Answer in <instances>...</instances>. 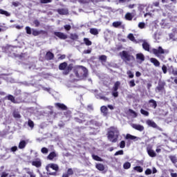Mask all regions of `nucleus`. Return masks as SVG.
<instances>
[{"mask_svg":"<svg viewBox=\"0 0 177 177\" xmlns=\"http://www.w3.org/2000/svg\"><path fill=\"white\" fill-rule=\"evenodd\" d=\"M73 73L76 78L79 80H85L88 77V69L82 66H76L73 68Z\"/></svg>","mask_w":177,"mask_h":177,"instance_id":"nucleus-1","label":"nucleus"},{"mask_svg":"<svg viewBox=\"0 0 177 177\" xmlns=\"http://www.w3.org/2000/svg\"><path fill=\"white\" fill-rule=\"evenodd\" d=\"M107 138L109 142L117 143L118 138H120V131L115 127H111V130L107 133Z\"/></svg>","mask_w":177,"mask_h":177,"instance_id":"nucleus-2","label":"nucleus"},{"mask_svg":"<svg viewBox=\"0 0 177 177\" xmlns=\"http://www.w3.org/2000/svg\"><path fill=\"white\" fill-rule=\"evenodd\" d=\"M58 68L59 70H60V71H63L62 72L63 75H68V74L71 73L74 67L73 66V64H70L68 65V64H67L66 62H64L59 64Z\"/></svg>","mask_w":177,"mask_h":177,"instance_id":"nucleus-3","label":"nucleus"},{"mask_svg":"<svg viewBox=\"0 0 177 177\" xmlns=\"http://www.w3.org/2000/svg\"><path fill=\"white\" fill-rule=\"evenodd\" d=\"M46 171H47V175L57 176L59 165L54 163H50L46 166Z\"/></svg>","mask_w":177,"mask_h":177,"instance_id":"nucleus-4","label":"nucleus"},{"mask_svg":"<svg viewBox=\"0 0 177 177\" xmlns=\"http://www.w3.org/2000/svg\"><path fill=\"white\" fill-rule=\"evenodd\" d=\"M86 118H88V115L83 113H79L77 116L74 118V120L77 124H84V122H86Z\"/></svg>","mask_w":177,"mask_h":177,"instance_id":"nucleus-5","label":"nucleus"},{"mask_svg":"<svg viewBox=\"0 0 177 177\" xmlns=\"http://www.w3.org/2000/svg\"><path fill=\"white\" fill-rule=\"evenodd\" d=\"M120 55L124 62H131V60H135V57L129 55L128 51L126 50H123L120 53Z\"/></svg>","mask_w":177,"mask_h":177,"instance_id":"nucleus-6","label":"nucleus"},{"mask_svg":"<svg viewBox=\"0 0 177 177\" xmlns=\"http://www.w3.org/2000/svg\"><path fill=\"white\" fill-rule=\"evenodd\" d=\"M121 85V82H120V81H117L116 82H115L113 88H112V95L113 96V97H118V89L120 88Z\"/></svg>","mask_w":177,"mask_h":177,"instance_id":"nucleus-7","label":"nucleus"},{"mask_svg":"<svg viewBox=\"0 0 177 177\" xmlns=\"http://www.w3.org/2000/svg\"><path fill=\"white\" fill-rule=\"evenodd\" d=\"M165 85H167V83L164 81L160 80L158 83V86L156 88V92L160 93V92H165Z\"/></svg>","mask_w":177,"mask_h":177,"instance_id":"nucleus-8","label":"nucleus"},{"mask_svg":"<svg viewBox=\"0 0 177 177\" xmlns=\"http://www.w3.org/2000/svg\"><path fill=\"white\" fill-rule=\"evenodd\" d=\"M32 34L34 37H38V35H45L48 37V31L46 30H37V29H32Z\"/></svg>","mask_w":177,"mask_h":177,"instance_id":"nucleus-9","label":"nucleus"},{"mask_svg":"<svg viewBox=\"0 0 177 177\" xmlns=\"http://www.w3.org/2000/svg\"><path fill=\"white\" fill-rule=\"evenodd\" d=\"M152 53L155 56H157V57H160V55H164L165 53V51L162 49V47L159 46L157 48H152Z\"/></svg>","mask_w":177,"mask_h":177,"instance_id":"nucleus-10","label":"nucleus"},{"mask_svg":"<svg viewBox=\"0 0 177 177\" xmlns=\"http://www.w3.org/2000/svg\"><path fill=\"white\" fill-rule=\"evenodd\" d=\"M147 153L148 156H149V157H151V158L157 157V153H156V151L153 150V147H151V145H148L147 147Z\"/></svg>","mask_w":177,"mask_h":177,"instance_id":"nucleus-11","label":"nucleus"},{"mask_svg":"<svg viewBox=\"0 0 177 177\" xmlns=\"http://www.w3.org/2000/svg\"><path fill=\"white\" fill-rule=\"evenodd\" d=\"M55 106L56 109H57L58 110H62V111H66L68 109L67 107V106H66V104H62L60 102L55 103Z\"/></svg>","mask_w":177,"mask_h":177,"instance_id":"nucleus-12","label":"nucleus"},{"mask_svg":"<svg viewBox=\"0 0 177 177\" xmlns=\"http://www.w3.org/2000/svg\"><path fill=\"white\" fill-rule=\"evenodd\" d=\"M55 37H57L59 39H67V35L62 32H54L53 33Z\"/></svg>","mask_w":177,"mask_h":177,"instance_id":"nucleus-13","label":"nucleus"},{"mask_svg":"<svg viewBox=\"0 0 177 177\" xmlns=\"http://www.w3.org/2000/svg\"><path fill=\"white\" fill-rule=\"evenodd\" d=\"M32 165L36 168H41V167H42V162L41 161V159L37 158L32 161Z\"/></svg>","mask_w":177,"mask_h":177,"instance_id":"nucleus-14","label":"nucleus"},{"mask_svg":"<svg viewBox=\"0 0 177 177\" xmlns=\"http://www.w3.org/2000/svg\"><path fill=\"white\" fill-rule=\"evenodd\" d=\"M131 127L132 128H133V129L139 131L140 132H142V131H145V127L141 124H131Z\"/></svg>","mask_w":177,"mask_h":177,"instance_id":"nucleus-15","label":"nucleus"},{"mask_svg":"<svg viewBox=\"0 0 177 177\" xmlns=\"http://www.w3.org/2000/svg\"><path fill=\"white\" fill-rule=\"evenodd\" d=\"M46 60H53L55 59V54L50 51H48L45 55Z\"/></svg>","mask_w":177,"mask_h":177,"instance_id":"nucleus-16","label":"nucleus"},{"mask_svg":"<svg viewBox=\"0 0 177 177\" xmlns=\"http://www.w3.org/2000/svg\"><path fill=\"white\" fill-rule=\"evenodd\" d=\"M100 110L104 117H107V115H109V109L107 106H101Z\"/></svg>","mask_w":177,"mask_h":177,"instance_id":"nucleus-17","label":"nucleus"},{"mask_svg":"<svg viewBox=\"0 0 177 177\" xmlns=\"http://www.w3.org/2000/svg\"><path fill=\"white\" fill-rule=\"evenodd\" d=\"M148 103L152 109H157V101L151 99L148 101Z\"/></svg>","mask_w":177,"mask_h":177,"instance_id":"nucleus-18","label":"nucleus"},{"mask_svg":"<svg viewBox=\"0 0 177 177\" xmlns=\"http://www.w3.org/2000/svg\"><path fill=\"white\" fill-rule=\"evenodd\" d=\"M57 12L59 15H68V10L66 8H59Z\"/></svg>","mask_w":177,"mask_h":177,"instance_id":"nucleus-19","label":"nucleus"},{"mask_svg":"<svg viewBox=\"0 0 177 177\" xmlns=\"http://www.w3.org/2000/svg\"><path fill=\"white\" fill-rule=\"evenodd\" d=\"M150 62L151 63H153V66H155V67H160V61L158 60L156 58H150Z\"/></svg>","mask_w":177,"mask_h":177,"instance_id":"nucleus-20","label":"nucleus"},{"mask_svg":"<svg viewBox=\"0 0 177 177\" xmlns=\"http://www.w3.org/2000/svg\"><path fill=\"white\" fill-rule=\"evenodd\" d=\"M6 53H8V55H14L16 56V51H13V48L12 47H8L6 48Z\"/></svg>","mask_w":177,"mask_h":177,"instance_id":"nucleus-21","label":"nucleus"},{"mask_svg":"<svg viewBox=\"0 0 177 177\" xmlns=\"http://www.w3.org/2000/svg\"><path fill=\"white\" fill-rule=\"evenodd\" d=\"M125 139L127 140H139V138L138 137H136L135 136H132L129 133H127L126 135V137H125Z\"/></svg>","mask_w":177,"mask_h":177,"instance_id":"nucleus-22","label":"nucleus"},{"mask_svg":"<svg viewBox=\"0 0 177 177\" xmlns=\"http://www.w3.org/2000/svg\"><path fill=\"white\" fill-rule=\"evenodd\" d=\"M142 48L144 50H146L147 52H150V44L147 43V41H144L142 43Z\"/></svg>","mask_w":177,"mask_h":177,"instance_id":"nucleus-23","label":"nucleus"},{"mask_svg":"<svg viewBox=\"0 0 177 177\" xmlns=\"http://www.w3.org/2000/svg\"><path fill=\"white\" fill-rule=\"evenodd\" d=\"M146 122L149 127H151V128H157V124H156L154 121L148 120Z\"/></svg>","mask_w":177,"mask_h":177,"instance_id":"nucleus-24","label":"nucleus"},{"mask_svg":"<svg viewBox=\"0 0 177 177\" xmlns=\"http://www.w3.org/2000/svg\"><path fill=\"white\" fill-rule=\"evenodd\" d=\"M95 168L98 171H104V169H105L104 165H103L102 163H97L95 165Z\"/></svg>","mask_w":177,"mask_h":177,"instance_id":"nucleus-25","label":"nucleus"},{"mask_svg":"<svg viewBox=\"0 0 177 177\" xmlns=\"http://www.w3.org/2000/svg\"><path fill=\"white\" fill-rule=\"evenodd\" d=\"M169 71L173 74V75L176 76L177 75V68H174V66H171L169 68Z\"/></svg>","mask_w":177,"mask_h":177,"instance_id":"nucleus-26","label":"nucleus"},{"mask_svg":"<svg viewBox=\"0 0 177 177\" xmlns=\"http://www.w3.org/2000/svg\"><path fill=\"white\" fill-rule=\"evenodd\" d=\"M136 59L140 60V62H145V55L142 53L136 54Z\"/></svg>","mask_w":177,"mask_h":177,"instance_id":"nucleus-27","label":"nucleus"},{"mask_svg":"<svg viewBox=\"0 0 177 177\" xmlns=\"http://www.w3.org/2000/svg\"><path fill=\"white\" fill-rule=\"evenodd\" d=\"M6 99H8V100H10L12 103L16 104L17 103V101L15 99V97L12 95H8L6 97Z\"/></svg>","mask_w":177,"mask_h":177,"instance_id":"nucleus-28","label":"nucleus"},{"mask_svg":"<svg viewBox=\"0 0 177 177\" xmlns=\"http://www.w3.org/2000/svg\"><path fill=\"white\" fill-rule=\"evenodd\" d=\"M27 146V142H26V140H23L19 142V149H24Z\"/></svg>","mask_w":177,"mask_h":177,"instance_id":"nucleus-29","label":"nucleus"},{"mask_svg":"<svg viewBox=\"0 0 177 177\" xmlns=\"http://www.w3.org/2000/svg\"><path fill=\"white\" fill-rule=\"evenodd\" d=\"M57 155L56 154V152L53 151L49 153V155L47 156L48 160H52L55 157H57Z\"/></svg>","mask_w":177,"mask_h":177,"instance_id":"nucleus-30","label":"nucleus"},{"mask_svg":"<svg viewBox=\"0 0 177 177\" xmlns=\"http://www.w3.org/2000/svg\"><path fill=\"white\" fill-rule=\"evenodd\" d=\"M135 15H132L131 13L130 12H127L126 15H125V19L126 20H128L129 21H132V19H133V17Z\"/></svg>","mask_w":177,"mask_h":177,"instance_id":"nucleus-31","label":"nucleus"},{"mask_svg":"<svg viewBox=\"0 0 177 177\" xmlns=\"http://www.w3.org/2000/svg\"><path fill=\"white\" fill-rule=\"evenodd\" d=\"M99 60L102 63H106L107 62V56L102 55L99 57Z\"/></svg>","mask_w":177,"mask_h":177,"instance_id":"nucleus-32","label":"nucleus"},{"mask_svg":"<svg viewBox=\"0 0 177 177\" xmlns=\"http://www.w3.org/2000/svg\"><path fill=\"white\" fill-rule=\"evenodd\" d=\"M90 33L92 35H97L99 34V30H97V28H92L90 29Z\"/></svg>","mask_w":177,"mask_h":177,"instance_id":"nucleus-33","label":"nucleus"},{"mask_svg":"<svg viewBox=\"0 0 177 177\" xmlns=\"http://www.w3.org/2000/svg\"><path fill=\"white\" fill-rule=\"evenodd\" d=\"M28 127L30 128V129H34L35 124L32 120L28 119Z\"/></svg>","mask_w":177,"mask_h":177,"instance_id":"nucleus-34","label":"nucleus"},{"mask_svg":"<svg viewBox=\"0 0 177 177\" xmlns=\"http://www.w3.org/2000/svg\"><path fill=\"white\" fill-rule=\"evenodd\" d=\"M128 39L131 41L132 42H136V39H135V36H133V34L129 33L127 36Z\"/></svg>","mask_w":177,"mask_h":177,"instance_id":"nucleus-35","label":"nucleus"},{"mask_svg":"<svg viewBox=\"0 0 177 177\" xmlns=\"http://www.w3.org/2000/svg\"><path fill=\"white\" fill-rule=\"evenodd\" d=\"M92 158H93V159L95 160V161H100V162H102L103 161V159L102 158H100L97 155L93 154L92 155Z\"/></svg>","mask_w":177,"mask_h":177,"instance_id":"nucleus-36","label":"nucleus"},{"mask_svg":"<svg viewBox=\"0 0 177 177\" xmlns=\"http://www.w3.org/2000/svg\"><path fill=\"white\" fill-rule=\"evenodd\" d=\"M70 38L73 40V41H77V39H78V35H77V33H71L70 35Z\"/></svg>","mask_w":177,"mask_h":177,"instance_id":"nucleus-37","label":"nucleus"},{"mask_svg":"<svg viewBox=\"0 0 177 177\" xmlns=\"http://www.w3.org/2000/svg\"><path fill=\"white\" fill-rule=\"evenodd\" d=\"M84 42L86 46H91V45H92V41L86 37L84 38Z\"/></svg>","mask_w":177,"mask_h":177,"instance_id":"nucleus-38","label":"nucleus"},{"mask_svg":"<svg viewBox=\"0 0 177 177\" xmlns=\"http://www.w3.org/2000/svg\"><path fill=\"white\" fill-rule=\"evenodd\" d=\"M0 15H4V16H6V17H9V16H10V13L2 9H0Z\"/></svg>","mask_w":177,"mask_h":177,"instance_id":"nucleus-39","label":"nucleus"},{"mask_svg":"<svg viewBox=\"0 0 177 177\" xmlns=\"http://www.w3.org/2000/svg\"><path fill=\"white\" fill-rule=\"evenodd\" d=\"M133 170L136 171V172L142 173V172H143V167H142L140 166H136L133 167Z\"/></svg>","mask_w":177,"mask_h":177,"instance_id":"nucleus-40","label":"nucleus"},{"mask_svg":"<svg viewBox=\"0 0 177 177\" xmlns=\"http://www.w3.org/2000/svg\"><path fill=\"white\" fill-rule=\"evenodd\" d=\"M140 113L142 115H145V117H149V111H146V110H145V109H140Z\"/></svg>","mask_w":177,"mask_h":177,"instance_id":"nucleus-41","label":"nucleus"},{"mask_svg":"<svg viewBox=\"0 0 177 177\" xmlns=\"http://www.w3.org/2000/svg\"><path fill=\"white\" fill-rule=\"evenodd\" d=\"M169 158L171 161V162H173V164H176L177 158L176 156H169Z\"/></svg>","mask_w":177,"mask_h":177,"instance_id":"nucleus-42","label":"nucleus"},{"mask_svg":"<svg viewBox=\"0 0 177 177\" xmlns=\"http://www.w3.org/2000/svg\"><path fill=\"white\" fill-rule=\"evenodd\" d=\"M123 168L124 169H129L131 168V162H126L123 165Z\"/></svg>","mask_w":177,"mask_h":177,"instance_id":"nucleus-43","label":"nucleus"},{"mask_svg":"<svg viewBox=\"0 0 177 177\" xmlns=\"http://www.w3.org/2000/svg\"><path fill=\"white\" fill-rule=\"evenodd\" d=\"M121 24H122L121 21H115L112 24V25L115 27V28L120 27Z\"/></svg>","mask_w":177,"mask_h":177,"instance_id":"nucleus-44","label":"nucleus"},{"mask_svg":"<svg viewBox=\"0 0 177 177\" xmlns=\"http://www.w3.org/2000/svg\"><path fill=\"white\" fill-rule=\"evenodd\" d=\"M13 117H14V118H21V115L17 111L13 112Z\"/></svg>","mask_w":177,"mask_h":177,"instance_id":"nucleus-45","label":"nucleus"},{"mask_svg":"<svg viewBox=\"0 0 177 177\" xmlns=\"http://www.w3.org/2000/svg\"><path fill=\"white\" fill-rule=\"evenodd\" d=\"M129 85L130 88H133V86H136V84H135V80H131L129 82Z\"/></svg>","mask_w":177,"mask_h":177,"instance_id":"nucleus-46","label":"nucleus"},{"mask_svg":"<svg viewBox=\"0 0 177 177\" xmlns=\"http://www.w3.org/2000/svg\"><path fill=\"white\" fill-rule=\"evenodd\" d=\"M162 71L163 74H167V73L168 72V68H167V66L162 65Z\"/></svg>","mask_w":177,"mask_h":177,"instance_id":"nucleus-47","label":"nucleus"},{"mask_svg":"<svg viewBox=\"0 0 177 177\" xmlns=\"http://www.w3.org/2000/svg\"><path fill=\"white\" fill-rule=\"evenodd\" d=\"M25 30L26 31V34H28V35H31L32 32H31V28L30 26H26L25 28Z\"/></svg>","mask_w":177,"mask_h":177,"instance_id":"nucleus-48","label":"nucleus"},{"mask_svg":"<svg viewBox=\"0 0 177 177\" xmlns=\"http://www.w3.org/2000/svg\"><path fill=\"white\" fill-rule=\"evenodd\" d=\"M127 74L129 78H133V77H135V75H133V73H132V71H128L127 72Z\"/></svg>","mask_w":177,"mask_h":177,"instance_id":"nucleus-49","label":"nucleus"},{"mask_svg":"<svg viewBox=\"0 0 177 177\" xmlns=\"http://www.w3.org/2000/svg\"><path fill=\"white\" fill-rule=\"evenodd\" d=\"M41 151L43 154H48V152L49 151V150L46 147H43L41 148Z\"/></svg>","mask_w":177,"mask_h":177,"instance_id":"nucleus-50","label":"nucleus"},{"mask_svg":"<svg viewBox=\"0 0 177 177\" xmlns=\"http://www.w3.org/2000/svg\"><path fill=\"white\" fill-rule=\"evenodd\" d=\"M66 174H67L69 176H71V175H74V171H73L71 168H69V169H68Z\"/></svg>","mask_w":177,"mask_h":177,"instance_id":"nucleus-51","label":"nucleus"},{"mask_svg":"<svg viewBox=\"0 0 177 177\" xmlns=\"http://www.w3.org/2000/svg\"><path fill=\"white\" fill-rule=\"evenodd\" d=\"M124 155V151L123 150H119L116 151L114 154V156H122Z\"/></svg>","mask_w":177,"mask_h":177,"instance_id":"nucleus-52","label":"nucleus"},{"mask_svg":"<svg viewBox=\"0 0 177 177\" xmlns=\"http://www.w3.org/2000/svg\"><path fill=\"white\" fill-rule=\"evenodd\" d=\"M9 176V173H7L6 171H3L0 174V177H8Z\"/></svg>","mask_w":177,"mask_h":177,"instance_id":"nucleus-53","label":"nucleus"},{"mask_svg":"<svg viewBox=\"0 0 177 177\" xmlns=\"http://www.w3.org/2000/svg\"><path fill=\"white\" fill-rule=\"evenodd\" d=\"M129 113H130V114H133L135 118L138 117V113L132 109H129Z\"/></svg>","mask_w":177,"mask_h":177,"instance_id":"nucleus-54","label":"nucleus"},{"mask_svg":"<svg viewBox=\"0 0 177 177\" xmlns=\"http://www.w3.org/2000/svg\"><path fill=\"white\" fill-rule=\"evenodd\" d=\"M129 113H130V114H133L135 118L138 117V113L132 109H129Z\"/></svg>","mask_w":177,"mask_h":177,"instance_id":"nucleus-55","label":"nucleus"},{"mask_svg":"<svg viewBox=\"0 0 177 177\" xmlns=\"http://www.w3.org/2000/svg\"><path fill=\"white\" fill-rule=\"evenodd\" d=\"M92 52V48L88 49V50H84L83 51L84 55H89V53H91Z\"/></svg>","mask_w":177,"mask_h":177,"instance_id":"nucleus-56","label":"nucleus"},{"mask_svg":"<svg viewBox=\"0 0 177 177\" xmlns=\"http://www.w3.org/2000/svg\"><path fill=\"white\" fill-rule=\"evenodd\" d=\"M64 30H66V31H70V30H71V26L64 25Z\"/></svg>","mask_w":177,"mask_h":177,"instance_id":"nucleus-57","label":"nucleus"},{"mask_svg":"<svg viewBox=\"0 0 177 177\" xmlns=\"http://www.w3.org/2000/svg\"><path fill=\"white\" fill-rule=\"evenodd\" d=\"M120 149H124L125 147V142L124 140H122L120 142Z\"/></svg>","mask_w":177,"mask_h":177,"instance_id":"nucleus-58","label":"nucleus"},{"mask_svg":"<svg viewBox=\"0 0 177 177\" xmlns=\"http://www.w3.org/2000/svg\"><path fill=\"white\" fill-rule=\"evenodd\" d=\"M52 0H40V3H50Z\"/></svg>","mask_w":177,"mask_h":177,"instance_id":"nucleus-59","label":"nucleus"},{"mask_svg":"<svg viewBox=\"0 0 177 177\" xmlns=\"http://www.w3.org/2000/svg\"><path fill=\"white\" fill-rule=\"evenodd\" d=\"M64 115L66 117H70L71 115V111H67L64 113Z\"/></svg>","mask_w":177,"mask_h":177,"instance_id":"nucleus-60","label":"nucleus"},{"mask_svg":"<svg viewBox=\"0 0 177 177\" xmlns=\"http://www.w3.org/2000/svg\"><path fill=\"white\" fill-rule=\"evenodd\" d=\"M145 22H140L138 24L139 28H145Z\"/></svg>","mask_w":177,"mask_h":177,"instance_id":"nucleus-61","label":"nucleus"},{"mask_svg":"<svg viewBox=\"0 0 177 177\" xmlns=\"http://www.w3.org/2000/svg\"><path fill=\"white\" fill-rule=\"evenodd\" d=\"M33 23H34L35 27H39V24H40L39 21H38L37 19H35L33 21Z\"/></svg>","mask_w":177,"mask_h":177,"instance_id":"nucleus-62","label":"nucleus"},{"mask_svg":"<svg viewBox=\"0 0 177 177\" xmlns=\"http://www.w3.org/2000/svg\"><path fill=\"white\" fill-rule=\"evenodd\" d=\"M151 169H147L145 171V175H151Z\"/></svg>","mask_w":177,"mask_h":177,"instance_id":"nucleus-63","label":"nucleus"},{"mask_svg":"<svg viewBox=\"0 0 177 177\" xmlns=\"http://www.w3.org/2000/svg\"><path fill=\"white\" fill-rule=\"evenodd\" d=\"M10 151H12V153H15V151H17V147L14 146V147H11Z\"/></svg>","mask_w":177,"mask_h":177,"instance_id":"nucleus-64","label":"nucleus"}]
</instances>
